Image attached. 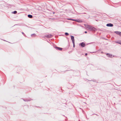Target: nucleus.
<instances>
[{
    "instance_id": "4468645a",
    "label": "nucleus",
    "mask_w": 121,
    "mask_h": 121,
    "mask_svg": "<svg viewBox=\"0 0 121 121\" xmlns=\"http://www.w3.org/2000/svg\"><path fill=\"white\" fill-rule=\"evenodd\" d=\"M73 47H75V43H74H74H73Z\"/></svg>"
},
{
    "instance_id": "1a4fd4ad",
    "label": "nucleus",
    "mask_w": 121,
    "mask_h": 121,
    "mask_svg": "<svg viewBox=\"0 0 121 121\" xmlns=\"http://www.w3.org/2000/svg\"><path fill=\"white\" fill-rule=\"evenodd\" d=\"M28 17L30 18H32V16L31 15H28Z\"/></svg>"
},
{
    "instance_id": "dca6fc26",
    "label": "nucleus",
    "mask_w": 121,
    "mask_h": 121,
    "mask_svg": "<svg viewBox=\"0 0 121 121\" xmlns=\"http://www.w3.org/2000/svg\"><path fill=\"white\" fill-rule=\"evenodd\" d=\"M120 36H121V33H120Z\"/></svg>"
},
{
    "instance_id": "423d86ee",
    "label": "nucleus",
    "mask_w": 121,
    "mask_h": 121,
    "mask_svg": "<svg viewBox=\"0 0 121 121\" xmlns=\"http://www.w3.org/2000/svg\"><path fill=\"white\" fill-rule=\"evenodd\" d=\"M115 33L119 35H120L121 32L119 31H116L115 32Z\"/></svg>"
},
{
    "instance_id": "f3484780",
    "label": "nucleus",
    "mask_w": 121,
    "mask_h": 121,
    "mask_svg": "<svg viewBox=\"0 0 121 121\" xmlns=\"http://www.w3.org/2000/svg\"><path fill=\"white\" fill-rule=\"evenodd\" d=\"M87 32H86V31H85V33H87Z\"/></svg>"
},
{
    "instance_id": "f257e3e1",
    "label": "nucleus",
    "mask_w": 121,
    "mask_h": 121,
    "mask_svg": "<svg viewBox=\"0 0 121 121\" xmlns=\"http://www.w3.org/2000/svg\"><path fill=\"white\" fill-rule=\"evenodd\" d=\"M84 25L85 26L88 30H90L95 31L96 30L95 28L90 26L86 24H84Z\"/></svg>"
},
{
    "instance_id": "ddd939ff",
    "label": "nucleus",
    "mask_w": 121,
    "mask_h": 121,
    "mask_svg": "<svg viewBox=\"0 0 121 121\" xmlns=\"http://www.w3.org/2000/svg\"><path fill=\"white\" fill-rule=\"evenodd\" d=\"M17 13V12L16 11H15L13 12V13L14 14L16 13Z\"/></svg>"
},
{
    "instance_id": "20e7f679",
    "label": "nucleus",
    "mask_w": 121,
    "mask_h": 121,
    "mask_svg": "<svg viewBox=\"0 0 121 121\" xmlns=\"http://www.w3.org/2000/svg\"><path fill=\"white\" fill-rule=\"evenodd\" d=\"M71 37L73 43H74V37L72 36H71Z\"/></svg>"
},
{
    "instance_id": "6e6552de",
    "label": "nucleus",
    "mask_w": 121,
    "mask_h": 121,
    "mask_svg": "<svg viewBox=\"0 0 121 121\" xmlns=\"http://www.w3.org/2000/svg\"><path fill=\"white\" fill-rule=\"evenodd\" d=\"M106 55L108 57H112V55L111 54H107Z\"/></svg>"
},
{
    "instance_id": "a211bd4d",
    "label": "nucleus",
    "mask_w": 121,
    "mask_h": 121,
    "mask_svg": "<svg viewBox=\"0 0 121 121\" xmlns=\"http://www.w3.org/2000/svg\"><path fill=\"white\" fill-rule=\"evenodd\" d=\"M85 55H87V53H86L85 54Z\"/></svg>"
},
{
    "instance_id": "0eeeda50",
    "label": "nucleus",
    "mask_w": 121,
    "mask_h": 121,
    "mask_svg": "<svg viewBox=\"0 0 121 121\" xmlns=\"http://www.w3.org/2000/svg\"><path fill=\"white\" fill-rule=\"evenodd\" d=\"M56 48L57 49L59 50H61L62 49V48H60L59 47H56Z\"/></svg>"
},
{
    "instance_id": "2eb2a0df",
    "label": "nucleus",
    "mask_w": 121,
    "mask_h": 121,
    "mask_svg": "<svg viewBox=\"0 0 121 121\" xmlns=\"http://www.w3.org/2000/svg\"><path fill=\"white\" fill-rule=\"evenodd\" d=\"M118 43H119L120 44H121V42H119Z\"/></svg>"
},
{
    "instance_id": "f03ea898",
    "label": "nucleus",
    "mask_w": 121,
    "mask_h": 121,
    "mask_svg": "<svg viewBox=\"0 0 121 121\" xmlns=\"http://www.w3.org/2000/svg\"><path fill=\"white\" fill-rule=\"evenodd\" d=\"M75 21L79 23L82 22V21L81 19H78L75 20Z\"/></svg>"
},
{
    "instance_id": "6ab92c4d",
    "label": "nucleus",
    "mask_w": 121,
    "mask_h": 121,
    "mask_svg": "<svg viewBox=\"0 0 121 121\" xmlns=\"http://www.w3.org/2000/svg\"><path fill=\"white\" fill-rule=\"evenodd\" d=\"M23 33H23V32L22 33V34H23Z\"/></svg>"
},
{
    "instance_id": "9b49d317",
    "label": "nucleus",
    "mask_w": 121,
    "mask_h": 121,
    "mask_svg": "<svg viewBox=\"0 0 121 121\" xmlns=\"http://www.w3.org/2000/svg\"><path fill=\"white\" fill-rule=\"evenodd\" d=\"M65 35H69V34L67 33H65Z\"/></svg>"
},
{
    "instance_id": "f8f14e48",
    "label": "nucleus",
    "mask_w": 121,
    "mask_h": 121,
    "mask_svg": "<svg viewBox=\"0 0 121 121\" xmlns=\"http://www.w3.org/2000/svg\"><path fill=\"white\" fill-rule=\"evenodd\" d=\"M35 34H34L31 35V36H35Z\"/></svg>"
},
{
    "instance_id": "7ed1b4c3",
    "label": "nucleus",
    "mask_w": 121,
    "mask_h": 121,
    "mask_svg": "<svg viewBox=\"0 0 121 121\" xmlns=\"http://www.w3.org/2000/svg\"><path fill=\"white\" fill-rule=\"evenodd\" d=\"M113 25L111 23L108 24L106 25V26H108L112 27Z\"/></svg>"
},
{
    "instance_id": "39448f33",
    "label": "nucleus",
    "mask_w": 121,
    "mask_h": 121,
    "mask_svg": "<svg viewBox=\"0 0 121 121\" xmlns=\"http://www.w3.org/2000/svg\"><path fill=\"white\" fill-rule=\"evenodd\" d=\"M81 46L83 47H84L85 46V43H81Z\"/></svg>"
},
{
    "instance_id": "9d476101",
    "label": "nucleus",
    "mask_w": 121,
    "mask_h": 121,
    "mask_svg": "<svg viewBox=\"0 0 121 121\" xmlns=\"http://www.w3.org/2000/svg\"><path fill=\"white\" fill-rule=\"evenodd\" d=\"M68 20L75 21V19H68Z\"/></svg>"
}]
</instances>
